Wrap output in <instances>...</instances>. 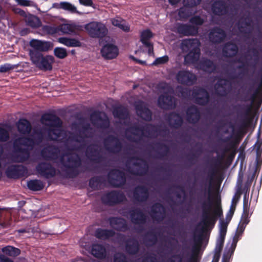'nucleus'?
<instances>
[{"label":"nucleus","instance_id":"obj_1","mask_svg":"<svg viewBox=\"0 0 262 262\" xmlns=\"http://www.w3.org/2000/svg\"><path fill=\"white\" fill-rule=\"evenodd\" d=\"M168 132L166 127L152 123H145L143 125L134 123L126 128L125 135L129 141L138 143L143 138L155 139L159 136H164L163 134Z\"/></svg>","mask_w":262,"mask_h":262},{"label":"nucleus","instance_id":"obj_2","mask_svg":"<svg viewBox=\"0 0 262 262\" xmlns=\"http://www.w3.org/2000/svg\"><path fill=\"white\" fill-rule=\"evenodd\" d=\"M43 140V135L40 130H35L31 137H20L13 141L11 159L16 163H23L30 157V151L23 145L33 147L39 145Z\"/></svg>","mask_w":262,"mask_h":262},{"label":"nucleus","instance_id":"obj_3","mask_svg":"<svg viewBox=\"0 0 262 262\" xmlns=\"http://www.w3.org/2000/svg\"><path fill=\"white\" fill-rule=\"evenodd\" d=\"M217 172L215 167L212 168L209 171V185L208 187L204 184V187L200 185L196 189L194 200L196 207L202 210V220L200 224H203L208 215L212 211L213 204L212 193V182Z\"/></svg>","mask_w":262,"mask_h":262},{"label":"nucleus","instance_id":"obj_4","mask_svg":"<svg viewBox=\"0 0 262 262\" xmlns=\"http://www.w3.org/2000/svg\"><path fill=\"white\" fill-rule=\"evenodd\" d=\"M250 121V119L247 117L243 119L237 130L235 129V126L233 123L231 122L229 123V127L232 129V135L226 137L224 139H222V141L224 143L229 142L225 147L223 149L224 154L229 151H232V153L231 155V157L232 158L234 157L236 154L237 146L240 143L245 130L248 127Z\"/></svg>","mask_w":262,"mask_h":262},{"label":"nucleus","instance_id":"obj_5","mask_svg":"<svg viewBox=\"0 0 262 262\" xmlns=\"http://www.w3.org/2000/svg\"><path fill=\"white\" fill-rule=\"evenodd\" d=\"M42 124L49 127L48 136L51 141H57L66 132L61 127L62 122L61 119L54 114L46 113L41 117Z\"/></svg>","mask_w":262,"mask_h":262},{"label":"nucleus","instance_id":"obj_6","mask_svg":"<svg viewBox=\"0 0 262 262\" xmlns=\"http://www.w3.org/2000/svg\"><path fill=\"white\" fill-rule=\"evenodd\" d=\"M67 158L63 156L60 158V162L61 164V170L66 174L68 178H75L80 173L78 168L81 167L82 160L81 157L76 153L66 154Z\"/></svg>","mask_w":262,"mask_h":262},{"label":"nucleus","instance_id":"obj_7","mask_svg":"<svg viewBox=\"0 0 262 262\" xmlns=\"http://www.w3.org/2000/svg\"><path fill=\"white\" fill-rule=\"evenodd\" d=\"M208 228L205 227L204 225L202 224V228L196 231L199 233L194 234L193 239L195 245L192 247V253L188 262H200L198 255L203 241V233L207 230ZM184 257V255L182 253L174 254L167 259V262H183Z\"/></svg>","mask_w":262,"mask_h":262},{"label":"nucleus","instance_id":"obj_8","mask_svg":"<svg viewBox=\"0 0 262 262\" xmlns=\"http://www.w3.org/2000/svg\"><path fill=\"white\" fill-rule=\"evenodd\" d=\"M29 55L32 62L39 70L43 71H51L54 58L51 55L43 56L39 52L29 51Z\"/></svg>","mask_w":262,"mask_h":262},{"label":"nucleus","instance_id":"obj_9","mask_svg":"<svg viewBox=\"0 0 262 262\" xmlns=\"http://www.w3.org/2000/svg\"><path fill=\"white\" fill-rule=\"evenodd\" d=\"M182 47L185 51V48L189 51L184 57L185 61L189 64L195 63L199 59L201 50L199 44L196 45L194 39H184L182 42Z\"/></svg>","mask_w":262,"mask_h":262},{"label":"nucleus","instance_id":"obj_10","mask_svg":"<svg viewBox=\"0 0 262 262\" xmlns=\"http://www.w3.org/2000/svg\"><path fill=\"white\" fill-rule=\"evenodd\" d=\"M89 35L94 38H103L108 33V29L104 24L98 21H92L84 26Z\"/></svg>","mask_w":262,"mask_h":262},{"label":"nucleus","instance_id":"obj_11","mask_svg":"<svg viewBox=\"0 0 262 262\" xmlns=\"http://www.w3.org/2000/svg\"><path fill=\"white\" fill-rule=\"evenodd\" d=\"M128 213L132 223L134 225H139L136 229L138 232H142L144 230L143 226L147 221L146 215L139 208L131 209Z\"/></svg>","mask_w":262,"mask_h":262},{"label":"nucleus","instance_id":"obj_12","mask_svg":"<svg viewBox=\"0 0 262 262\" xmlns=\"http://www.w3.org/2000/svg\"><path fill=\"white\" fill-rule=\"evenodd\" d=\"M108 183L114 188H119L125 185L126 181L125 173L118 169H111L107 174Z\"/></svg>","mask_w":262,"mask_h":262},{"label":"nucleus","instance_id":"obj_13","mask_svg":"<svg viewBox=\"0 0 262 262\" xmlns=\"http://www.w3.org/2000/svg\"><path fill=\"white\" fill-rule=\"evenodd\" d=\"M85 155L88 159L95 163H100L104 160V158L101 154V149L96 143H92L86 146Z\"/></svg>","mask_w":262,"mask_h":262},{"label":"nucleus","instance_id":"obj_14","mask_svg":"<svg viewBox=\"0 0 262 262\" xmlns=\"http://www.w3.org/2000/svg\"><path fill=\"white\" fill-rule=\"evenodd\" d=\"M125 199V196L124 193L118 190H112L107 192L101 197L102 203L111 206L120 204Z\"/></svg>","mask_w":262,"mask_h":262},{"label":"nucleus","instance_id":"obj_15","mask_svg":"<svg viewBox=\"0 0 262 262\" xmlns=\"http://www.w3.org/2000/svg\"><path fill=\"white\" fill-rule=\"evenodd\" d=\"M105 149L110 153L117 154L122 149V144L118 137L108 135L103 140Z\"/></svg>","mask_w":262,"mask_h":262},{"label":"nucleus","instance_id":"obj_16","mask_svg":"<svg viewBox=\"0 0 262 262\" xmlns=\"http://www.w3.org/2000/svg\"><path fill=\"white\" fill-rule=\"evenodd\" d=\"M223 216V210L221 207V200L215 202V206L214 209L212 210L203 223L205 227L213 228L218 218H221Z\"/></svg>","mask_w":262,"mask_h":262},{"label":"nucleus","instance_id":"obj_17","mask_svg":"<svg viewBox=\"0 0 262 262\" xmlns=\"http://www.w3.org/2000/svg\"><path fill=\"white\" fill-rule=\"evenodd\" d=\"M36 170L41 177L47 179L54 178L56 174V168L50 163L47 162L38 163Z\"/></svg>","mask_w":262,"mask_h":262},{"label":"nucleus","instance_id":"obj_18","mask_svg":"<svg viewBox=\"0 0 262 262\" xmlns=\"http://www.w3.org/2000/svg\"><path fill=\"white\" fill-rule=\"evenodd\" d=\"M226 37V32L220 27H214L211 28L208 35L209 42L213 45H218L223 42Z\"/></svg>","mask_w":262,"mask_h":262},{"label":"nucleus","instance_id":"obj_19","mask_svg":"<svg viewBox=\"0 0 262 262\" xmlns=\"http://www.w3.org/2000/svg\"><path fill=\"white\" fill-rule=\"evenodd\" d=\"M105 117L103 118L101 116V112L99 111H95L91 114V121L92 123L98 128L102 129H107L110 126V121L104 114Z\"/></svg>","mask_w":262,"mask_h":262},{"label":"nucleus","instance_id":"obj_20","mask_svg":"<svg viewBox=\"0 0 262 262\" xmlns=\"http://www.w3.org/2000/svg\"><path fill=\"white\" fill-rule=\"evenodd\" d=\"M192 96L196 104L205 106L210 101V95L207 91L203 88H199L193 90Z\"/></svg>","mask_w":262,"mask_h":262},{"label":"nucleus","instance_id":"obj_21","mask_svg":"<svg viewBox=\"0 0 262 262\" xmlns=\"http://www.w3.org/2000/svg\"><path fill=\"white\" fill-rule=\"evenodd\" d=\"M176 79L178 83L181 84L191 86L194 84L196 80V77L191 72L180 70L176 75Z\"/></svg>","mask_w":262,"mask_h":262},{"label":"nucleus","instance_id":"obj_22","mask_svg":"<svg viewBox=\"0 0 262 262\" xmlns=\"http://www.w3.org/2000/svg\"><path fill=\"white\" fill-rule=\"evenodd\" d=\"M158 105L162 110H171L176 106V99L173 96L164 93L159 96L158 99Z\"/></svg>","mask_w":262,"mask_h":262},{"label":"nucleus","instance_id":"obj_23","mask_svg":"<svg viewBox=\"0 0 262 262\" xmlns=\"http://www.w3.org/2000/svg\"><path fill=\"white\" fill-rule=\"evenodd\" d=\"M149 196V190L145 186L138 185L133 190V197L136 202H145L148 199Z\"/></svg>","mask_w":262,"mask_h":262},{"label":"nucleus","instance_id":"obj_24","mask_svg":"<svg viewBox=\"0 0 262 262\" xmlns=\"http://www.w3.org/2000/svg\"><path fill=\"white\" fill-rule=\"evenodd\" d=\"M8 178L18 179L27 176L28 169L23 165H11L6 171Z\"/></svg>","mask_w":262,"mask_h":262},{"label":"nucleus","instance_id":"obj_25","mask_svg":"<svg viewBox=\"0 0 262 262\" xmlns=\"http://www.w3.org/2000/svg\"><path fill=\"white\" fill-rule=\"evenodd\" d=\"M214 89L216 95L221 97H225L231 91V83L229 80L227 79H220L215 85Z\"/></svg>","mask_w":262,"mask_h":262},{"label":"nucleus","instance_id":"obj_26","mask_svg":"<svg viewBox=\"0 0 262 262\" xmlns=\"http://www.w3.org/2000/svg\"><path fill=\"white\" fill-rule=\"evenodd\" d=\"M131 160H140V162H135L133 165L139 167L140 168L136 171L133 170H129V172L135 176H143L147 174L148 170V164L146 160L144 159L140 158L138 157L133 156L130 158Z\"/></svg>","mask_w":262,"mask_h":262},{"label":"nucleus","instance_id":"obj_27","mask_svg":"<svg viewBox=\"0 0 262 262\" xmlns=\"http://www.w3.org/2000/svg\"><path fill=\"white\" fill-rule=\"evenodd\" d=\"M151 216L154 221L162 222L166 215V208L160 203H156L151 208Z\"/></svg>","mask_w":262,"mask_h":262},{"label":"nucleus","instance_id":"obj_28","mask_svg":"<svg viewBox=\"0 0 262 262\" xmlns=\"http://www.w3.org/2000/svg\"><path fill=\"white\" fill-rule=\"evenodd\" d=\"M102 56L106 59L116 58L119 54V49L117 46L112 43L104 45L101 49Z\"/></svg>","mask_w":262,"mask_h":262},{"label":"nucleus","instance_id":"obj_29","mask_svg":"<svg viewBox=\"0 0 262 262\" xmlns=\"http://www.w3.org/2000/svg\"><path fill=\"white\" fill-rule=\"evenodd\" d=\"M59 150L54 145H49L43 148L40 151V155L46 161H53L58 158Z\"/></svg>","mask_w":262,"mask_h":262},{"label":"nucleus","instance_id":"obj_30","mask_svg":"<svg viewBox=\"0 0 262 262\" xmlns=\"http://www.w3.org/2000/svg\"><path fill=\"white\" fill-rule=\"evenodd\" d=\"M137 115L142 119L150 121L152 120V112L144 103L140 101L135 105Z\"/></svg>","mask_w":262,"mask_h":262},{"label":"nucleus","instance_id":"obj_31","mask_svg":"<svg viewBox=\"0 0 262 262\" xmlns=\"http://www.w3.org/2000/svg\"><path fill=\"white\" fill-rule=\"evenodd\" d=\"M176 30L178 33L183 36H195L198 33L197 27L181 23L177 24Z\"/></svg>","mask_w":262,"mask_h":262},{"label":"nucleus","instance_id":"obj_32","mask_svg":"<svg viewBox=\"0 0 262 262\" xmlns=\"http://www.w3.org/2000/svg\"><path fill=\"white\" fill-rule=\"evenodd\" d=\"M229 8L226 2L223 0H217L214 2L211 6L212 13L217 16H223L228 12Z\"/></svg>","mask_w":262,"mask_h":262},{"label":"nucleus","instance_id":"obj_33","mask_svg":"<svg viewBox=\"0 0 262 262\" xmlns=\"http://www.w3.org/2000/svg\"><path fill=\"white\" fill-rule=\"evenodd\" d=\"M165 120L171 127L176 129L180 128L183 123L182 117L175 112L167 114L165 116Z\"/></svg>","mask_w":262,"mask_h":262},{"label":"nucleus","instance_id":"obj_34","mask_svg":"<svg viewBox=\"0 0 262 262\" xmlns=\"http://www.w3.org/2000/svg\"><path fill=\"white\" fill-rule=\"evenodd\" d=\"M109 223L111 226L116 231L126 232L129 230L127 223L123 218L111 217L109 219Z\"/></svg>","mask_w":262,"mask_h":262},{"label":"nucleus","instance_id":"obj_35","mask_svg":"<svg viewBox=\"0 0 262 262\" xmlns=\"http://www.w3.org/2000/svg\"><path fill=\"white\" fill-rule=\"evenodd\" d=\"M30 46L33 49L30 51L37 52H47L52 48V43L49 41H41L37 39H32L30 41Z\"/></svg>","mask_w":262,"mask_h":262},{"label":"nucleus","instance_id":"obj_36","mask_svg":"<svg viewBox=\"0 0 262 262\" xmlns=\"http://www.w3.org/2000/svg\"><path fill=\"white\" fill-rule=\"evenodd\" d=\"M199 67L200 70L209 74L214 73L217 68L216 64L208 58L202 59L199 62Z\"/></svg>","mask_w":262,"mask_h":262},{"label":"nucleus","instance_id":"obj_37","mask_svg":"<svg viewBox=\"0 0 262 262\" xmlns=\"http://www.w3.org/2000/svg\"><path fill=\"white\" fill-rule=\"evenodd\" d=\"M186 116L188 122L195 124L200 119L201 114L199 109L195 106L192 105L188 108Z\"/></svg>","mask_w":262,"mask_h":262},{"label":"nucleus","instance_id":"obj_38","mask_svg":"<svg viewBox=\"0 0 262 262\" xmlns=\"http://www.w3.org/2000/svg\"><path fill=\"white\" fill-rule=\"evenodd\" d=\"M125 251L129 255L137 254L140 249L138 241L135 238H130L126 241L125 246Z\"/></svg>","mask_w":262,"mask_h":262},{"label":"nucleus","instance_id":"obj_39","mask_svg":"<svg viewBox=\"0 0 262 262\" xmlns=\"http://www.w3.org/2000/svg\"><path fill=\"white\" fill-rule=\"evenodd\" d=\"M91 254L95 257L102 259L106 256V250L105 247L99 244H93L92 245Z\"/></svg>","mask_w":262,"mask_h":262},{"label":"nucleus","instance_id":"obj_40","mask_svg":"<svg viewBox=\"0 0 262 262\" xmlns=\"http://www.w3.org/2000/svg\"><path fill=\"white\" fill-rule=\"evenodd\" d=\"M237 46L232 42H227L223 48V53L224 56L227 57H233L238 52Z\"/></svg>","mask_w":262,"mask_h":262},{"label":"nucleus","instance_id":"obj_41","mask_svg":"<svg viewBox=\"0 0 262 262\" xmlns=\"http://www.w3.org/2000/svg\"><path fill=\"white\" fill-rule=\"evenodd\" d=\"M16 125L18 132L22 135L29 134L32 129L31 123L25 118L20 119Z\"/></svg>","mask_w":262,"mask_h":262},{"label":"nucleus","instance_id":"obj_42","mask_svg":"<svg viewBox=\"0 0 262 262\" xmlns=\"http://www.w3.org/2000/svg\"><path fill=\"white\" fill-rule=\"evenodd\" d=\"M154 144L155 146L152 148L157 152L159 158L162 159L169 153L170 149L167 145L160 142H156Z\"/></svg>","mask_w":262,"mask_h":262},{"label":"nucleus","instance_id":"obj_43","mask_svg":"<svg viewBox=\"0 0 262 262\" xmlns=\"http://www.w3.org/2000/svg\"><path fill=\"white\" fill-rule=\"evenodd\" d=\"M115 232L112 229L97 228L95 231V236L100 239L107 240L115 236Z\"/></svg>","mask_w":262,"mask_h":262},{"label":"nucleus","instance_id":"obj_44","mask_svg":"<svg viewBox=\"0 0 262 262\" xmlns=\"http://www.w3.org/2000/svg\"><path fill=\"white\" fill-rule=\"evenodd\" d=\"M114 117L120 120H125L129 118V114L128 110L122 106L115 107L113 111Z\"/></svg>","mask_w":262,"mask_h":262},{"label":"nucleus","instance_id":"obj_45","mask_svg":"<svg viewBox=\"0 0 262 262\" xmlns=\"http://www.w3.org/2000/svg\"><path fill=\"white\" fill-rule=\"evenodd\" d=\"M58 41L69 47H80L81 42L77 39L61 37L58 38Z\"/></svg>","mask_w":262,"mask_h":262},{"label":"nucleus","instance_id":"obj_46","mask_svg":"<svg viewBox=\"0 0 262 262\" xmlns=\"http://www.w3.org/2000/svg\"><path fill=\"white\" fill-rule=\"evenodd\" d=\"M237 241L238 239H236V237L233 239V241L230 249L228 250V251H225L223 254L222 262L230 261V259L234 253Z\"/></svg>","mask_w":262,"mask_h":262},{"label":"nucleus","instance_id":"obj_47","mask_svg":"<svg viewBox=\"0 0 262 262\" xmlns=\"http://www.w3.org/2000/svg\"><path fill=\"white\" fill-rule=\"evenodd\" d=\"M27 187L30 190L32 191H40L43 188L44 185L42 181L36 179L28 181Z\"/></svg>","mask_w":262,"mask_h":262},{"label":"nucleus","instance_id":"obj_48","mask_svg":"<svg viewBox=\"0 0 262 262\" xmlns=\"http://www.w3.org/2000/svg\"><path fill=\"white\" fill-rule=\"evenodd\" d=\"M2 252L6 255L16 257L20 253V250L12 246H7L2 248Z\"/></svg>","mask_w":262,"mask_h":262},{"label":"nucleus","instance_id":"obj_49","mask_svg":"<svg viewBox=\"0 0 262 262\" xmlns=\"http://www.w3.org/2000/svg\"><path fill=\"white\" fill-rule=\"evenodd\" d=\"M246 55H245L243 57H241L236 59V62L241 63V65H239L237 66V69L242 70L241 72L239 74V75L241 74L245 75L248 72L247 67L248 66V62L245 61L246 59Z\"/></svg>","mask_w":262,"mask_h":262},{"label":"nucleus","instance_id":"obj_50","mask_svg":"<svg viewBox=\"0 0 262 262\" xmlns=\"http://www.w3.org/2000/svg\"><path fill=\"white\" fill-rule=\"evenodd\" d=\"M70 136H69L68 140V141H74L77 143H81L84 141V139L89 138V136H87L85 134L84 136H83L81 134L79 133V135L75 134L73 133L70 132Z\"/></svg>","mask_w":262,"mask_h":262},{"label":"nucleus","instance_id":"obj_51","mask_svg":"<svg viewBox=\"0 0 262 262\" xmlns=\"http://www.w3.org/2000/svg\"><path fill=\"white\" fill-rule=\"evenodd\" d=\"M252 21L249 18H245L244 19L240 20L237 24L238 28L241 32L243 33H248L245 31L246 27H250Z\"/></svg>","mask_w":262,"mask_h":262},{"label":"nucleus","instance_id":"obj_52","mask_svg":"<svg viewBox=\"0 0 262 262\" xmlns=\"http://www.w3.org/2000/svg\"><path fill=\"white\" fill-rule=\"evenodd\" d=\"M103 182L104 180L101 177H93L89 181V186L93 189H96Z\"/></svg>","mask_w":262,"mask_h":262},{"label":"nucleus","instance_id":"obj_53","mask_svg":"<svg viewBox=\"0 0 262 262\" xmlns=\"http://www.w3.org/2000/svg\"><path fill=\"white\" fill-rule=\"evenodd\" d=\"M229 223L228 220H227L226 222H225L223 220L220 221L219 237L225 238Z\"/></svg>","mask_w":262,"mask_h":262},{"label":"nucleus","instance_id":"obj_54","mask_svg":"<svg viewBox=\"0 0 262 262\" xmlns=\"http://www.w3.org/2000/svg\"><path fill=\"white\" fill-rule=\"evenodd\" d=\"M27 24L32 28H36L40 27L41 22L37 17L32 16L28 18Z\"/></svg>","mask_w":262,"mask_h":262},{"label":"nucleus","instance_id":"obj_55","mask_svg":"<svg viewBox=\"0 0 262 262\" xmlns=\"http://www.w3.org/2000/svg\"><path fill=\"white\" fill-rule=\"evenodd\" d=\"M54 53L55 56L59 59H63L68 56L66 49L63 48H55L54 50Z\"/></svg>","mask_w":262,"mask_h":262},{"label":"nucleus","instance_id":"obj_56","mask_svg":"<svg viewBox=\"0 0 262 262\" xmlns=\"http://www.w3.org/2000/svg\"><path fill=\"white\" fill-rule=\"evenodd\" d=\"M62 9L69 12L71 13H78L76 7L69 2H63Z\"/></svg>","mask_w":262,"mask_h":262},{"label":"nucleus","instance_id":"obj_57","mask_svg":"<svg viewBox=\"0 0 262 262\" xmlns=\"http://www.w3.org/2000/svg\"><path fill=\"white\" fill-rule=\"evenodd\" d=\"M18 6L22 7H36L37 4L35 2L30 0H13Z\"/></svg>","mask_w":262,"mask_h":262},{"label":"nucleus","instance_id":"obj_58","mask_svg":"<svg viewBox=\"0 0 262 262\" xmlns=\"http://www.w3.org/2000/svg\"><path fill=\"white\" fill-rule=\"evenodd\" d=\"M10 138L9 133L6 128L0 126V142H6Z\"/></svg>","mask_w":262,"mask_h":262},{"label":"nucleus","instance_id":"obj_59","mask_svg":"<svg viewBox=\"0 0 262 262\" xmlns=\"http://www.w3.org/2000/svg\"><path fill=\"white\" fill-rule=\"evenodd\" d=\"M42 30L44 32L51 35L55 34L59 31V29L58 27H53L49 25L43 26Z\"/></svg>","mask_w":262,"mask_h":262},{"label":"nucleus","instance_id":"obj_60","mask_svg":"<svg viewBox=\"0 0 262 262\" xmlns=\"http://www.w3.org/2000/svg\"><path fill=\"white\" fill-rule=\"evenodd\" d=\"M225 239V238H222V237H217L215 247L214 249L215 253H217L221 254V253L222 251L223 246H224Z\"/></svg>","mask_w":262,"mask_h":262},{"label":"nucleus","instance_id":"obj_61","mask_svg":"<svg viewBox=\"0 0 262 262\" xmlns=\"http://www.w3.org/2000/svg\"><path fill=\"white\" fill-rule=\"evenodd\" d=\"M153 36L152 32L149 30L143 31L141 34V41L149 40Z\"/></svg>","mask_w":262,"mask_h":262},{"label":"nucleus","instance_id":"obj_62","mask_svg":"<svg viewBox=\"0 0 262 262\" xmlns=\"http://www.w3.org/2000/svg\"><path fill=\"white\" fill-rule=\"evenodd\" d=\"M169 60V57L167 55H164L161 57L156 58L152 62V66H158L167 63Z\"/></svg>","mask_w":262,"mask_h":262},{"label":"nucleus","instance_id":"obj_63","mask_svg":"<svg viewBox=\"0 0 262 262\" xmlns=\"http://www.w3.org/2000/svg\"><path fill=\"white\" fill-rule=\"evenodd\" d=\"M189 21L192 24L201 26L204 24V20L201 16L195 15L190 19Z\"/></svg>","mask_w":262,"mask_h":262},{"label":"nucleus","instance_id":"obj_64","mask_svg":"<svg viewBox=\"0 0 262 262\" xmlns=\"http://www.w3.org/2000/svg\"><path fill=\"white\" fill-rule=\"evenodd\" d=\"M113 262H127L126 256L123 253H118L114 255Z\"/></svg>","mask_w":262,"mask_h":262}]
</instances>
